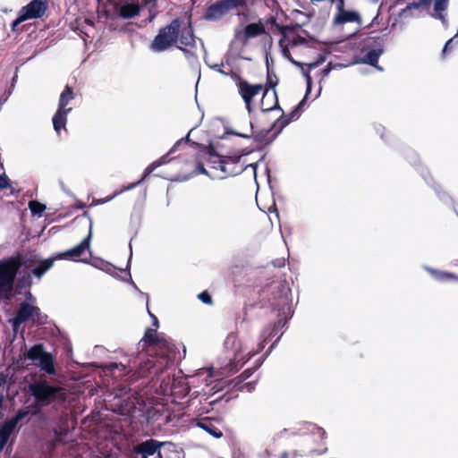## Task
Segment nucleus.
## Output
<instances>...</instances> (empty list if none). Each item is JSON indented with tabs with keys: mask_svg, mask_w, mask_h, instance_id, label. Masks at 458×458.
I'll return each instance as SVG.
<instances>
[{
	"mask_svg": "<svg viewBox=\"0 0 458 458\" xmlns=\"http://www.w3.org/2000/svg\"><path fill=\"white\" fill-rule=\"evenodd\" d=\"M31 392L39 406L54 403L56 410L62 409L68 393L65 388L47 381H38L31 386Z\"/></svg>",
	"mask_w": 458,
	"mask_h": 458,
	"instance_id": "1",
	"label": "nucleus"
},
{
	"mask_svg": "<svg viewBox=\"0 0 458 458\" xmlns=\"http://www.w3.org/2000/svg\"><path fill=\"white\" fill-rule=\"evenodd\" d=\"M22 264L16 258L0 261V299H10L17 273Z\"/></svg>",
	"mask_w": 458,
	"mask_h": 458,
	"instance_id": "2",
	"label": "nucleus"
},
{
	"mask_svg": "<svg viewBox=\"0 0 458 458\" xmlns=\"http://www.w3.org/2000/svg\"><path fill=\"white\" fill-rule=\"evenodd\" d=\"M182 21L174 19L170 24L159 30L155 37L151 49L155 52H162L173 46L178 39Z\"/></svg>",
	"mask_w": 458,
	"mask_h": 458,
	"instance_id": "3",
	"label": "nucleus"
},
{
	"mask_svg": "<svg viewBox=\"0 0 458 458\" xmlns=\"http://www.w3.org/2000/svg\"><path fill=\"white\" fill-rule=\"evenodd\" d=\"M433 2L434 4V12L435 13L432 15L434 18L441 21L442 24L445 27L448 26V21L444 14V12L448 7L449 0H418L413 1L406 4V6L400 10L398 13L399 18H407L410 17V13L412 10H417L421 6L429 5Z\"/></svg>",
	"mask_w": 458,
	"mask_h": 458,
	"instance_id": "4",
	"label": "nucleus"
},
{
	"mask_svg": "<svg viewBox=\"0 0 458 458\" xmlns=\"http://www.w3.org/2000/svg\"><path fill=\"white\" fill-rule=\"evenodd\" d=\"M72 99H74L73 90L70 86H66L60 95L58 108L52 119L53 126L56 132L65 128L67 115L72 110V107H67V106Z\"/></svg>",
	"mask_w": 458,
	"mask_h": 458,
	"instance_id": "5",
	"label": "nucleus"
},
{
	"mask_svg": "<svg viewBox=\"0 0 458 458\" xmlns=\"http://www.w3.org/2000/svg\"><path fill=\"white\" fill-rule=\"evenodd\" d=\"M245 5L246 0H219L206 9L203 18L208 21H218L230 11Z\"/></svg>",
	"mask_w": 458,
	"mask_h": 458,
	"instance_id": "6",
	"label": "nucleus"
},
{
	"mask_svg": "<svg viewBox=\"0 0 458 458\" xmlns=\"http://www.w3.org/2000/svg\"><path fill=\"white\" fill-rule=\"evenodd\" d=\"M174 447V445L169 442H160L158 440L150 438L133 446L132 453L126 458H149L156 455V458H164L161 451L165 446Z\"/></svg>",
	"mask_w": 458,
	"mask_h": 458,
	"instance_id": "7",
	"label": "nucleus"
},
{
	"mask_svg": "<svg viewBox=\"0 0 458 458\" xmlns=\"http://www.w3.org/2000/svg\"><path fill=\"white\" fill-rule=\"evenodd\" d=\"M22 264V267L30 272V275L37 279L42 276L53 267L56 258L39 259L37 255H30L25 258H17Z\"/></svg>",
	"mask_w": 458,
	"mask_h": 458,
	"instance_id": "8",
	"label": "nucleus"
},
{
	"mask_svg": "<svg viewBox=\"0 0 458 458\" xmlns=\"http://www.w3.org/2000/svg\"><path fill=\"white\" fill-rule=\"evenodd\" d=\"M240 160L241 156H224L222 159H219L217 161L219 164V170L224 174L222 178L241 174L249 167L252 168L254 176L256 177L258 164L252 163L243 166L240 165Z\"/></svg>",
	"mask_w": 458,
	"mask_h": 458,
	"instance_id": "9",
	"label": "nucleus"
},
{
	"mask_svg": "<svg viewBox=\"0 0 458 458\" xmlns=\"http://www.w3.org/2000/svg\"><path fill=\"white\" fill-rule=\"evenodd\" d=\"M92 237V220L89 218V230L87 237H85L78 245L67 250L66 251L58 254L56 259H69L73 261H79L78 258L81 257L86 250L89 249L90 241ZM80 261L87 262L85 259H80Z\"/></svg>",
	"mask_w": 458,
	"mask_h": 458,
	"instance_id": "10",
	"label": "nucleus"
},
{
	"mask_svg": "<svg viewBox=\"0 0 458 458\" xmlns=\"http://www.w3.org/2000/svg\"><path fill=\"white\" fill-rule=\"evenodd\" d=\"M208 215L214 223L224 225L226 224L228 218V207L223 201H213L209 205Z\"/></svg>",
	"mask_w": 458,
	"mask_h": 458,
	"instance_id": "11",
	"label": "nucleus"
},
{
	"mask_svg": "<svg viewBox=\"0 0 458 458\" xmlns=\"http://www.w3.org/2000/svg\"><path fill=\"white\" fill-rule=\"evenodd\" d=\"M377 48L369 49L366 55L361 58L360 63L376 67L377 70L382 71V67L377 65L379 56L384 52V38L382 37L374 38Z\"/></svg>",
	"mask_w": 458,
	"mask_h": 458,
	"instance_id": "12",
	"label": "nucleus"
},
{
	"mask_svg": "<svg viewBox=\"0 0 458 458\" xmlns=\"http://www.w3.org/2000/svg\"><path fill=\"white\" fill-rule=\"evenodd\" d=\"M266 31L265 26L261 21L250 23L245 26L244 31L235 30V38L246 44L250 38L260 36Z\"/></svg>",
	"mask_w": 458,
	"mask_h": 458,
	"instance_id": "13",
	"label": "nucleus"
},
{
	"mask_svg": "<svg viewBox=\"0 0 458 458\" xmlns=\"http://www.w3.org/2000/svg\"><path fill=\"white\" fill-rule=\"evenodd\" d=\"M131 362L133 364V368L138 369V375L141 377L151 373L152 369L155 373H157L160 370V369L156 368L155 359L153 357L146 358V354L144 353H140Z\"/></svg>",
	"mask_w": 458,
	"mask_h": 458,
	"instance_id": "14",
	"label": "nucleus"
},
{
	"mask_svg": "<svg viewBox=\"0 0 458 458\" xmlns=\"http://www.w3.org/2000/svg\"><path fill=\"white\" fill-rule=\"evenodd\" d=\"M33 304L28 301L21 302L15 316L10 319V323L14 331H17L21 324L32 318Z\"/></svg>",
	"mask_w": 458,
	"mask_h": 458,
	"instance_id": "15",
	"label": "nucleus"
},
{
	"mask_svg": "<svg viewBox=\"0 0 458 458\" xmlns=\"http://www.w3.org/2000/svg\"><path fill=\"white\" fill-rule=\"evenodd\" d=\"M46 10L47 4L45 0H32L26 6L22 7L21 11L30 20L42 17Z\"/></svg>",
	"mask_w": 458,
	"mask_h": 458,
	"instance_id": "16",
	"label": "nucleus"
},
{
	"mask_svg": "<svg viewBox=\"0 0 458 458\" xmlns=\"http://www.w3.org/2000/svg\"><path fill=\"white\" fill-rule=\"evenodd\" d=\"M216 422L217 421L216 420H214L210 417H204V418L195 420L193 423L198 428L206 431L208 434H209L214 438L219 439L223 437V432L216 426Z\"/></svg>",
	"mask_w": 458,
	"mask_h": 458,
	"instance_id": "17",
	"label": "nucleus"
},
{
	"mask_svg": "<svg viewBox=\"0 0 458 458\" xmlns=\"http://www.w3.org/2000/svg\"><path fill=\"white\" fill-rule=\"evenodd\" d=\"M250 129H251V134L240 133V132H237L234 131H226L225 134L236 135V136H239V137L244 138V139L253 138L254 140L257 142L266 143V144L270 143V142H268V140L271 139V137L269 138L268 136H269L270 132L272 131H274L273 129H271V126L267 129H263L259 131H254L252 123H250Z\"/></svg>",
	"mask_w": 458,
	"mask_h": 458,
	"instance_id": "18",
	"label": "nucleus"
},
{
	"mask_svg": "<svg viewBox=\"0 0 458 458\" xmlns=\"http://www.w3.org/2000/svg\"><path fill=\"white\" fill-rule=\"evenodd\" d=\"M225 349L228 352H232V355L229 356V361L232 363L233 361L239 359V355L241 352L244 351L243 347L237 341V335L233 332L230 333L225 342H224Z\"/></svg>",
	"mask_w": 458,
	"mask_h": 458,
	"instance_id": "19",
	"label": "nucleus"
},
{
	"mask_svg": "<svg viewBox=\"0 0 458 458\" xmlns=\"http://www.w3.org/2000/svg\"><path fill=\"white\" fill-rule=\"evenodd\" d=\"M239 93L244 102L252 100L253 98L262 90L261 84L251 85L246 81L240 80L238 83Z\"/></svg>",
	"mask_w": 458,
	"mask_h": 458,
	"instance_id": "20",
	"label": "nucleus"
},
{
	"mask_svg": "<svg viewBox=\"0 0 458 458\" xmlns=\"http://www.w3.org/2000/svg\"><path fill=\"white\" fill-rule=\"evenodd\" d=\"M281 323L282 321L281 320H278L277 322H276L275 324L273 325H269L267 327H266L260 333V335H259V338H260V341L258 344V350L255 351V352H252V351H250L248 352L249 354V359L254 355H256L258 352H261L268 338L271 337L272 335H274V334L276 333V331L277 330V327L281 326Z\"/></svg>",
	"mask_w": 458,
	"mask_h": 458,
	"instance_id": "21",
	"label": "nucleus"
},
{
	"mask_svg": "<svg viewBox=\"0 0 458 458\" xmlns=\"http://www.w3.org/2000/svg\"><path fill=\"white\" fill-rule=\"evenodd\" d=\"M275 289L277 290V295H275L274 297V300H276V298L279 299L278 301H273L271 303V305L276 309H280L281 307H284V305H287L289 301H290V297H291V289L290 287L287 285V284L284 282V283H278L276 286H275Z\"/></svg>",
	"mask_w": 458,
	"mask_h": 458,
	"instance_id": "22",
	"label": "nucleus"
},
{
	"mask_svg": "<svg viewBox=\"0 0 458 458\" xmlns=\"http://www.w3.org/2000/svg\"><path fill=\"white\" fill-rule=\"evenodd\" d=\"M114 405V411L123 416H131L137 409L136 403L130 399V396H122L121 394L120 399Z\"/></svg>",
	"mask_w": 458,
	"mask_h": 458,
	"instance_id": "23",
	"label": "nucleus"
},
{
	"mask_svg": "<svg viewBox=\"0 0 458 458\" xmlns=\"http://www.w3.org/2000/svg\"><path fill=\"white\" fill-rule=\"evenodd\" d=\"M261 110L264 113L281 110L276 90H272L271 92L268 89L265 90L261 99Z\"/></svg>",
	"mask_w": 458,
	"mask_h": 458,
	"instance_id": "24",
	"label": "nucleus"
},
{
	"mask_svg": "<svg viewBox=\"0 0 458 458\" xmlns=\"http://www.w3.org/2000/svg\"><path fill=\"white\" fill-rule=\"evenodd\" d=\"M116 11L123 19H131L137 16L140 12V6L138 3H124L116 5Z\"/></svg>",
	"mask_w": 458,
	"mask_h": 458,
	"instance_id": "25",
	"label": "nucleus"
},
{
	"mask_svg": "<svg viewBox=\"0 0 458 458\" xmlns=\"http://www.w3.org/2000/svg\"><path fill=\"white\" fill-rule=\"evenodd\" d=\"M38 365L46 373L52 375L55 374V360L50 352H45V353L38 360Z\"/></svg>",
	"mask_w": 458,
	"mask_h": 458,
	"instance_id": "26",
	"label": "nucleus"
},
{
	"mask_svg": "<svg viewBox=\"0 0 458 458\" xmlns=\"http://www.w3.org/2000/svg\"><path fill=\"white\" fill-rule=\"evenodd\" d=\"M279 111L281 112V115L271 125V129L276 130V131L271 136L268 142H272L291 122V119L284 115L282 108Z\"/></svg>",
	"mask_w": 458,
	"mask_h": 458,
	"instance_id": "27",
	"label": "nucleus"
},
{
	"mask_svg": "<svg viewBox=\"0 0 458 458\" xmlns=\"http://www.w3.org/2000/svg\"><path fill=\"white\" fill-rule=\"evenodd\" d=\"M160 344V339L157 335V329L153 328H148L144 334L143 338L139 343V348L141 347L142 349L145 348L147 344L155 346Z\"/></svg>",
	"mask_w": 458,
	"mask_h": 458,
	"instance_id": "28",
	"label": "nucleus"
},
{
	"mask_svg": "<svg viewBox=\"0 0 458 458\" xmlns=\"http://www.w3.org/2000/svg\"><path fill=\"white\" fill-rule=\"evenodd\" d=\"M424 269L428 271L436 280L439 282H445L448 280H456L458 281V276L453 273L445 272L432 268L430 267L425 266Z\"/></svg>",
	"mask_w": 458,
	"mask_h": 458,
	"instance_id": "29",
	"label": "nucleus"
},
{
	"mask_svg": "<svg viewBox=\"0 0 458 458\" xmlns=\"http://www.w3.org/2000/svg\"><path fill=\"white\" fill-rule=\"evenodd\" d=\"M179 40L182 45L186 47H195V37L193 35V30L191 25L180 30Z\"/></svg>",
	"mask_w": 458,
	"mask_h": 458,
	"instance_id": "30",
	"label": "nucleus"
},
{
	"mask_svg": "<svg viewBox=\"0 0 458 458\" xmlns=\"http://www.w3.org/2000/svg\"><path fill=\"white\" fill-rule=\"evenodd\" d=\"M30 414L28 408L19 410L14 416L4 421L10 428L15 430L17 425Z\"/></svg>",
	"mask_w": 458,
	"mask_h": 458,
	"instance_id": "31",
	"label": "nucleus"
},
{
	"mask_svg": "<svg viewBox=\"0 0 458 458\" xmlns=\"http://www.w3.org/2000/svg\"><path fill=\"white\" fill-rule=\"evenodd\" d=\"M43 344H38L30 347L27 352L23 353L24 359L30 360L32 361H38L40 357L45 353Z\"/></svg>",
	"mask_w": 458,
	"mask_h": 458,
	"instance_id": "32",
	"label": "nucleus"
},
{
	"mask_svg": "<svg viewBox=\"0 0 458 458\" xmlns=\"http://www.w3.org/2000/svg\"><path fill=\"white\" fill-rule=\"evenodd\" d=\"M13 430L10 428L5 423L0 425V452H2L7 444Z\"/></svg>",
	"mask_w": 458,
	"mask_h": 458,
	"instance_id": "33",
	"label": "nucleus"
},
{
	"mask_svg": "<svg viewBox=\"0 0 458 458\" xmlns=\"http://www.w3.org/2000/svg\"><path fill=\"white\" fill-rule=\"evenodd\" d=\"M302 73H303V76L305 77V80H306V84H307V89H306V93H305V96L304 98L301 100V102L295 106V108L300 112V110L305 106L306 104V100L308 98V96L309 94L310 93L311 91V87H312V80H311V77L310 75L309 74V72H306L304 71H302Z\"/></svg>",
	"mask_w": 458,
	"mask_h": 458,
	"instance_id": "34",
	"label": "nucleus"
},
{
	"mask_svg": "<svg viewBox=\"0 0 458 458\" xmlns=\"http://www.w3.org/2000/svg\"><path fill=\"white\" fill-rule=\"evenodd\" d=\"M47 319V316L44 315L38 306L33 305V310H32V318L31 320L33 323L42 325L45 323Z\"/></svg>",
	"mask_w": 458,
	"mask_h": 458,
	"instance_id": "35",
	"label": "nucleus"
},
{
	"mask_svg": "<svg viewBox=\"0 0 458 458\" xmlns=\"http://www.w3.org/2000/svg\"><path fill=\"white\" fill-rule=\"evenodd\" d=\"M30 209L34 216H41L42 213L46 209V205L33 200L30 202Z\"/></svg>",
	"mask_w": 458,
	"mask_h": 458,
	"instance_id": "36",
	"label": "nucleus"
},
{
	"mask_svg": "<svg viewBox=\"0 0 458 458\" xmlns=\"http://www.w3.org/2000/svg\"><path fill=\"white\" fill-rule=\"evenodd\" d=\"M141 183V181H137L135 182H132V183H130L128 186H126L124 189L119 191H116L114 192L112 196L108 197L107 199H104V200H98V203L100 204H103V203H106V202H108L110 201L111 199H113L114 198H115L116 196L120 195L121 193H123V191H131L134 188H136L138 185H140Z\"/></svg>",
	"mask_w": 458,
	"mask_h": 458,
	"instance_id": "37",
	"label": "nucleus"
},
{
	"mask_svg": "<svg viewBox=\"0 0 458 458\" xmlns=\"http://www.w3.org/2000/svg\"><path fill=\"white\" fill-rule=\"evenodd\" d=\"M344 67H346V65L342 64H334L332 62H329L326 65V67L321 71L322 78L327 77L329 75V73L331 72V71L335 70V69H341Z\"/></svg>",
	"mask_w": 458,
	"mask_h": 458,
	"instance_id": "38",
	"label": "nucleus"
},
{
	"mask_svg": "<svg viewBox=\"0 0 458 458\" xmlns=\"http://www.w3.org/2000/svg\"><path fill=\"white\" fill-rule=\"evenodd\" d=\"M280 45H282V40H280ZM282 47V54L284 55V57H285L286 59H288L293 64H294L295 66L297 67H300L303 70V64L300 63V62H297L295 61L291 54H290V51L288 49L287 47H284V46H281Z\"/></svg>",
	"mask_w": 458,
	"mask_h": 458,
	"instance_id": "39",
	"label": "nucleus"
},
{
	"mask_svg": "<svg viewBox=\"0 0 458 458\" xmlns=\"http://www.w3.org/2000/svg\"><path fill=\"white\" fill-rule=\"evenodd\" d=\"M276 85H277V78H276V74L270 73V72L267 71V86L268 87L267 89L269 90V89H271L272 90H275V88Z\"/></svg>",
	"mask_w": 458,
	"mask_h": 458,
	"instance_id": "40",
	"label": "nucleus"
},
{
	"mask_svg": "<svg viewBox=\"0 0 458 458\" xmlns=\"http://www.w3.org/2000/svg\"><path fill=\"white\" fill-rule=\"evenodd\" d=\"M325 61H326V55L321 54L317 57V59L314 62H312L307 65L309 66V70H312V69H315V68L318 67L319 65H321Z\"/></svg>",
	"mask_w": 458,
	"mask_h": 458,
	"instance_id": "41",
	"label": "nucleus"
},
{
	"mask_svg": "<svg viewBox=\"0 0 458 458\" xmlns=\"http://www.w3.org/2000/svg\"><path fill=\"white\" fill-rule=\"evenodd\" d=\"M300 28H301V25L298 23H295L293 25L281 26V27H279V30H280L281 33L283 34V36L284 37L286 32H293V31L299 30Z\"/></svg>",
	"mask_w": 458,
	"mask_h": 458,
	"instance_id": "42",
	"label": "nucleus"
},
{
	"mask_svg": "<svg viewBox=\"0 0 458 458\" xmlns=\"http://www.w3.org/2000/svg\"><path fill=\"white\" fill-rule=\"evenodd\" d=\"M67 430L66 429H62V428H55L54 429V434H55V444H58V443H61L63 441V437L66 434Z\"/></svg>",
	"mask_w": 458,
	"mask_h": 458,
	"instance_id": "43",
	"label": "nucleus"
},
{
	"mask_svg": "<svg viewBox=\"0 0 458 458\" xmlns=\"http://www.w3.org/2000/svg\"><path fill=\"white\" fill-rule=\"evenodd\" d=\"M12 188L10 179L5 174H0V190Z\"/></svg>",
	"mask_w": 458,
	"mask_h": 458,
	"instance_id": "44",
	"label": "nucleus"
},
{
	"mask_svg": "<svg viewBox=\"0 0 458 458\" xmlns=\"http://www.w3.org/2000/svg\"><path fill=\"white\" fill-rule=\"evenodd\" d=\"M191 131H190L188 132V134H187L185 137H183V138H182V139L178 140L174 143V145L171 148V149L169 150V153H174V152L177 149V148H178L179 146H181V144H182V143L190 141V134H191Z\"/></svg>",
	"mask_w": 458,
	"mask_h": 458,
	"instance_id": "45",
	"label": "nucleus"
},
{
	"mask_svg": "<svg viewBox=\"0 0 458 458\" xmlns=\"http://www.w3.org/2000/svg\"><path fill=\"white\" fill-rule=\"evenodd\" d=\"M454 42L458 43V30H457L456 35L454 38H452L446 41V43L443 48V53L445 54L447 51L451 50L453 48V44Z\"/></svg>",
	"mask_w": 458,
	"mask_h": 458,
	"instance_id": "46",
	"label": "nucleus"
},
{
	"mask_svg": "<svg viewBox=\"0 0 458 458\" xmlns=\"http://www.w3.org/2000/svg\"><path fill=\"white\" fill-rule=\"evenodd\" d=\"M306 42H307L306 38L301 37V36H300V35H295L291 39L292 47L301 46V45L305 44Z\"/></svg>",
	"mask_w": 458,
	"mask_h": 458,
	"instance_id": "47",
	"label": "nucleus"
},
{
	"mask_svg": "<svg viewBox=\"0 0 458 458\" xmlns=\"http://www.w3.org/2000/svg\"><path fill=\"white\" fill-rule=\"evenodd\" d=\"M199 300H200L205 304H211L212 298L207 292H202L198 295Z\"/></svg>",
	"mask_w": 458,
	"mask_h": 458,
	"instance_id": "48",
	"label": "nucleus"
},
{
	"mask_svg": "<svg viewBox=\"0 0 458 458\" xmlns=\"http://www.w3.org/2000/svg\"><path fill=\"white\" fill-rule=\"evenodd\" d=\"M206 64L214 71H216L217 72L225 75V76H228L229 75V72H226L225 71H224L222 69V66H223V64H209L206 60H205Z\"/></svg>",
	"mask_w": 458,
	"mask_h": 458,
	"instance_id": "49",
	"label": "nucleus"
},
{
	"mask_svg": "<svg viewBox=\"0 0 458 458\" xmlns=\"http://www.w3.org/2000/svg\"><path fill=\"white\" fill-rule=\"evenodd\" d=\"M435 191L443 202L447 203L449 200H452L446 193L440 191L439 187H435Z\"/></svg>",
	"mask_w": 458,
	"mask_h": 458,
	"instance_id": "50",
	"label": "nucleus"
},
{
	"mask_svg": "<svg viewBox=\"0 0 458 458\" xmlns=\"http://www.w3.org/2000/svg\"><path fill=\"white\" fill-rule=\"evenodd\" d=\"M26 20H28V19L25 17V15L21 11L18 17L12 22L13 30H14L16 26H18L20 23H21L22 21H24Z\"/></svg>",
	"mask_w": 458,
	"mask_h": 458,
	"instance_id": "51",
	"label": "nucleus"
},
{
	"mask_svg": "<svg viewBox=\"0 0 458 458\" xmlns=\"http://www.w3.org/2000/svg\"><path fill=\"white\" fill-rule=\"evenodd\" d=\"M194 174H202L208 175V172L207 171V169L205 168L204 165L201 162H199L197 164V166H196V169L194 171Z\"/></svg>",
	"mask_w": 458,
	"mask_h": 458,
	"instance_id": "52",
	"label": "nucleus"
},
{
	"mask_svg": "<svg viewBox=\"0 0 458 458\" xmlns=\"http://www.w3.org/2000/svg\"><path fill=\"white\" fill-rule=\"evenodd\" d=\"M17 78H18L17 74H15V75L13 77L12 81H11L10 89H9V90H8V92H7V96H6V98H4V101L9 98V96H11V94H12V92H13V90L14 87H15V84H16V81H17Z\"/></svg>",
	"mask_w": 458,
	"mask_h": 458,
	"instance_id": "53",
	"label": "nucleus"
},
{
	"mask_svg": "<svg viewBox=\"0 0 458 458\" xmlns=\"http://www.w3.org/2000/svg\"><path fill=\"white\" fill-rule=\"evenodd\" d=\"M120 392H121V395L123 394L124 396H130V397L136 394V391H133L132 394H131V389L127 386L122 387L120 389Z\"/></svg>",
	"mask_w": 458,
	"mask_h": 458,
	"instance_id": "54",
	"label": "nucleus"
},
{
	"mask_svg": "<svg viewBox=\"0 0 458 458\" xmlns=\"http://www.w3.org/2000/svg\"><path fill=\"white\" fill-rule=\"evenodd\" d=\"M120 392H121V395L123 394L124 396H130V397L136 394V391H133L132 394H131V389L127 386L122 387L120 389Z\"/></svg>",
	"mask_w": 458,
	"mask_h": 458,
	"instance_id": "55",
	"label": "nucleus"
},
{
	"mask_svg": "<svg viewBox=\"0 0 458 458\" xmlns=\"http://www.w3.org/2000/svg\"><path fill=\"white\" fill-rule=\"evenodd\" d=\"M208 154L209 156V159H213V158H216V157H221V156L216 154V149H215V148L212 145H210L208 147Z\"/></svg>",
	"mask_w": 458,
	"mask_h": 458,
	"instance_id": "56",
	"label": "nucleus"
},
{
	"mask_svg": "<svg viewBox=\"0 0 458 458\" xmlns=\"http://www.w3.org/2000/svg\"><path fill=\"white\" fill-rule=\"evenodd\" d=\"M172 153H167L164 156H162L160 158H158L157 160H156L157 162V164H159V166L163 165H165L167 164L170 159H168V156L171 155Z\"/></svg>",
	"mask_w": 458,
	"mask_h": 458,
	"instance_id": "57",
	"label": "nucleus"
},
{
	"mask_svg": "<svg viewBox=\"0 0 458 458\" xmlns=\"http://www.w3.org/2000/svg\"><path fill=\"white\" fill-rule=\"evenodd\" d=\"M272 263L275 267H283L285 264V259H276L273 260Z\"/></svg>",
	"mask_w": 458,
	"mask_h": 458,
	"instance_id": "58",
	"label": "nucleus"
},
{
	"mask_svg": "<svg viewBox=\"0 0 458 458\" xmlns=\"http://www.w3.org/2000/svg\"><path fill=\"white\" fill-rule=\"evenodd\" d=\"M253 371L251 369H245L241 375H240V377L242 379V380H245L247 378H249L251 375H252Z\"/></svg>",
	"mask_w": 458,
	"mask_h": 458,
	"instance_id": "59",
	"label": "nucleus"
},
{
	"mask_svg": "<svg viewBox=\"0 0 458 458\" xmlns=\"http://www.w3.org/2000/svg\"><path fill=\"white\" fill-rule=\"evenodd\" d=\"M280 337H281V335H280V336H278V337H277V339H276V341H275V342L270 345V347L267 349V352H266V353H265V357H267V356L271 353L272 350H273V349L276 347V345L278 344V342H279V340H280Z\"/></svg>",
	"mask_w": 458,
	"mask_h": 458,
	"instance_id": "60",
	"label": "nucleus"
},
{
	"mask_svg": "<svg viewBox=\"0 0 458 458\" xmlns=\"http://www.w3.org/2000/svg\"><path fill=\"white\" fill-rule=\"evenodd\" d=\"M222 158H223V157L213 158V159H209V162L212 164V167L215 168V169H219V164H218L217 161L219 159H222Z\"/></svg>",
	"mask_w": 458,
	"mask_h": 458,
	"instance_id": "61",
	"label": "nucleus"
},
{
	"mask_svg": "<svg viewBox=\"0 0 458 458\" xmlns=\"http://www.w3.org/2000/svg\"><path fill=\"white\" fill-rule=\"evenodd\" d=\"M299 115H300V112L294 107L293 110L288 114L287 117L292 120L294 118H298Z\"/></svg>",
	"mask_w": 458,
	"mask_h": 458,
	"instance_id": "62",
	"label": "nucleus"
},
{
	"mask_svg": "<svg viewBox=\"0 0 458 458\" xmlns=\"http://www.w3.org/2000/svg\"><path fill=\"white\" fill-rule=\"evenodd\" d=\"M157 167H159V164H157V161H154L153 163H151L148 167L147 169L152 173L155 169H157Z\"/></svg>",
	"mask_w": 458,
	"mask_h": 458,
	"instance_id": "63",
	"label": "nucleus"
},
{
	"mask_svg": "<svg viewBox=\"0 0 458 458\" xmlns=\"http://www.w3.org/2000/svg\"><path fill=\"white\" fill-rule=\"evenodd\" d=\"M28 301L30 304H32V303H34L36 301V299H35V297L30 293H28L27 296H26V301Z\"/></svg>",
	"mask_w": 458,
	"mask_h": 458,
	"instance_id": "64",
	"label": "nucleus"
}]
</instances>
